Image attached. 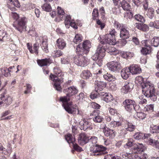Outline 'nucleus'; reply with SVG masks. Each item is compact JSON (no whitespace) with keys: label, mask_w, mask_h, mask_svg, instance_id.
I'll list each match as a JSON object with an SVG mask.
<instances>
[{"label":"nucleus","mask_w":159,"mask_h":159,"mask_svg":"<svg viewBox=\"0 0 159 159\" xmlns=\"http://www.w3.org/2000/svg\"><path fill=\"white\" fill-rule=\"evenodd\" d=\"M156 140L150 138H148L147 137L146 139L145 140V141H147V143L148 145L152 146V147L153 146Z\"/></svg>","instance_id":"603ef678"},{"label":"nucleus","mask_w":159,"mask_h":159,"mask_svg":"<svg viewBox=\"0 0 159 159\" xmlns=\"http://www.w3.org/2000/svg\"><path fill=\"white\" fill-rule=\"evenodd\" d=\"M107 65L109 70L115 73L119 72L121 68L120 63L116 61H111Z\"/></svg>","instance_id":"0eeeda50"},{"label":"nucleus","mask_w":159,"mask_h":159,"mask_svg":"<svg viewBox=\"0 0 159 159\" xmlns=\"http://www.w3.org/2000/svg\"><path fill=\"white\" fill-rule=\"evenodd\" d=\"M63 92L68 97H71L76 94L78 92V90L74 86H71L64 89Z\"/></svg>","instance_id":"4468645a"},{"label":"nucleus","mask_w":159,"mask_h":159,"mask_svg":"<svg viewBox=\"0 0 159 159\" xmlns=\"http://www.w3.org/2000/svg\"><path fill=\"white\" fill-rule=\"evenodd\" d=\"M142 4L144 10L147 11L148 10V0H144Z\"/></svg>","instance_id":"bf43d9fd"},{"label":"nucleus","mask_w":159,"mask_h":159,"mask_svg":"<svg viewBox=\"0 0 159 159\" xmlns=\"http://www.w3.org/2000/svg\"><path fill=\"white\" fill-rule=\"evenodd\" d=\"M114 26L118 29H120V30L122 29V28L125 27L122 24H120L118 22H116L114 24Z\"/></svg>","instance_id":"13d9d810"},{"label":"nucleus","mask_w":159,"mask_h":159,"mask_svg":"<svg viewBox=\"0 0 159 159\" xmlns=\"http://www.w3.org/2000/svg\"><path fill=\"white\" fill-rule=\"evenodd\" d=\"M102 44H109L110 45H114L116 43V40L115 39L112 38L110 35H106L104 39L100 42Z\"/></svg>","instance_id":"ddd939ff"},{"label":"nucleus","mask_w":159,"mask_h":159,"mask_svg":"<svg viewBox=\"0 0 159 159\" xmlns=\"http://www.w3.org/2000/svg\"><path fill=\"white\" fill-rule=\"evenodd\" d=\"M106 51V48L103 47L102 44H99L97 48L96 52L92 57V59L96 60L97 56L103 57L105 55Z\"/></svg>","instance_id":"6e6552de"},{"label":"nucleus","mask_w":159,"mask_h":159,"mask_svg":"<svg viewBox=\"0 0 159 159\" xmlns=\"http://www.w3.org/2000/svg\"><path fill=\"white\" fill-rule=\"evenodd\" d=\"M73 146L74 149L78 152H81L83 151V149L80 146H79L77 144L73 143Z\"/></svg>","instance_id":"e2e57ef3"},{"label":"nucleus","mask_w":159,"mask_h":159,"mask_svg":"<svg viewBox=\"0 0 159 159\" xmlns=\"http://www.w3.org/2000/svg\"><path fill=\"white\" fill-rule=\"evenodd\" d=\"M130 73L129 69V67L124 68L121 70V76L123 79L126 80L128 78Z\"/></svg>","instance_id":"393cba45"},{"label":"nucleus","mask_w":159,"mask_h":159,"mask_svg":"<svg viewBox=\"0 0 159 159\" xmlns=\"http://www.w3.org/2000/svg\"><path fill=\"white\" fill-rule=\"evenodd\" d=\"M149 25L150 27L159 29V20H156L154 22H150Z\"/></svg>","instance_id":"5fc2aeb1"},{"label":"nucleus","mask_w":159,"mask_h":159,"mask_svg":"<svg viewBox=\"0 0 159 159\" xmlns=\"http://www.w3.org/2000/svg\"><path fill=\"white\" fill-rule=\"evenodd\" d=\"M105 159H120L119 157L112 154H109L105 156Z\"/></svg>","instance_id":"680f3d73"},{"label":"nucleus","mask_w":159,"mask_h":159,"mask_svg":"<svg viewBox=\"0 0 159 159\" xmlns=\"http://www.w3.org/2000/svg\"><path fill=\"white\" fill-rule=\"evenodd\" d=\"M103 57L97 56L96 60L93 59L95 61L96 64L99 66H101L102 65V58Z\"/></svg>","instance_id":"3c124183"},{"label":"nucleus","mask_w":159,"mask_h":159,"mask_svg":"<svg viewBox=\"0 0 159 159\" xmlns=\"http://www.w3.org/2000/svg\"><path fill=\"white\" fill-rule=\"evenodd\" d=\"M151 128L152 129V132L153 133H159V125H152L151 126Z\"/></svg>","instance_id":"864d4df0"},{"label":"nucleus","mask_w":159,"mask_h":159,"mask_svg":"<svg viewBox=\"0 0 159 159\" xmlns=\"http://www.w3.org/2000/svg\"><path fill=\"white\" fill-rule=\"evenodd\" d=\"M42 9L47 11H50L51 10V7L50 4L48 3H45L42 6Z\"/></svg>","instance_id":"a18cd8bd"},{"label":"nucleus","mask_w":159,"mask_h":159,"mask_svg":"<svg viewBox=\"0 0 159 159\" xmlns=\"http://www.w3.org/2000/svg\"><path fill=\"white\" fill-rule=\"evenodd\" d=\"M130 71L132 75H135L141 72V69L137 65H132L129 67Z\"/></svg>","instance_id":"4be33fe9"},{"label":"nucleus","mask_w":159,"mask_h":159,"mask_svg":"<svg viewBox=\"0 0 159 159\" xmlns=\"http://www.w3.org/2000/svg\"><path fill=\"white\" fill-rule=\"evenodd\" d=\"M137 117L139 118L140 119H144L146 116V115L143 112H137Z\"/></svg>","instance_id":"69168bd1"},{"label":"nucleus","mask_w":159,"mask_h":159,"mask_svg":"<svg viewBox=\"0 0 159 159\" xmlns=\"http://www.w3.org/2000/svg\"><path fill=\"white\" fill-rule=\"evenodd\" d=\"M56 42V45L60 49H63L66 46V42L63 39L59 38L57 40Z\"/></svg>","instance_id":"c85d7f7f"},{"label":"nucleus","mask_w":159,"mask_h":159,"mask_svg":"<svg viewBox=\"0 0 159 159\" xmlns=\"http://www.w3.org/2000/svg\"><path fill=\"white\" fill-rule=\"evenodd\" d=\"M57 9L58 14L59 15L63 16L65 14L64 11L61 7H58Z\"/></svg>","instance_id":"774afa93"},{"label":"nucleus","mask_w":159,"mask_h":159,"mask_svg":"<svg viewBox=\"0 0 159 159\" xmlns=\"http://www.w3.org/2000/svg\"><path fill=\"white\" fill-rule=\"evenodd\" d=\"M106 85L105 83L101 81L96 82L95 90L96 92L102 91Z\"/></svg>","instance_id":"5701e85b"},{"label":"nucleus","mask_w":159,"mask_h":159,"mask_svg":"<svg viewBox=\"0 0 159 159\" xmlns=\"http://www.w3.org/2000/svg\"><path fill=\"white\" fill-rule=\"evenodd\" d=\"M84 54H77L74 57L73 62L78 66L84 67L89 63V60L86 57L83 56Z\"/></svg>","instance_id":"7ed1b4c3"},{"label":"nucleus","mask_w":159,"mask_h":159,"mask_svg":"<svg viewBox=\"0 0 159 159\" xmlns=\"http://www.w3.org/2000/svg\"><path fill=\"white\" fill-rule=\"evenodd\" d=\"M91 47L90 42L88 40L84 41L82 44H79L77 47L76 51L77 54H87Z\"/></svg>","instance_id":"20e7f679"},{"label":"nucleus","mask_w":159,"mask_h":159,"mask_svg":"<svg viewBox=\"0 0 159 159\" xmlns=\"http://www.w3.org/2000/svg\"><path fill=\"white\" fill-rule=\"evenodd\" d=\"M37 61L38 65L40 66H48L51 63L50 60L48 59L39 60Z\"/></svg>","instance_id":"a878e982"},{"label":"nucleus","mask_w":159,"mask_h":159,"mask_svg":"<svg viewBox=\"0 0 159 159\" xmlns=\"http://www.w3.org/2000/svg\"><path fill=\"white\" fill-rule=\"evenodd\" d=\"M152 43L151 40H143L142 41L143 45L151 49H152Z\"/></svg>","instance_id":"a19ab883"},{"label":"nucleus","mask_w":159,"mask_h":159,"mask_svg":"<svg viewBox=\"0 0 159 159\" xmlns=\"http://www.w3.org/2000/svg\"><path fill=\"white\" fill-rule=\"evenodd\" d=\"M103 132L105 135L110 138L113 139L115 136V131L106 127L104 128Z\"/></svg>","instance_id":"aec40b11"},{"label":"nucleus","mask_w":159,"mask_h":159,"mask_svg":"<svg viewBox=\"0 0 159 159\" xmlns=\"http://www.w3.org/2000/svg\"><path fill=\"white\" fill-rule=\"evenodd\" d=\"M81 77L84 79H88L92 76V74L88 70H83L81 74Z\"/></svg>","instance_id":"2f4dec72"},{"label":"nucleus","mask_w":159,"mask_h":159,"mask_svg":"<svg viewBox=\"0 0 159 159\" xmlns=\"http://www.w3.org/2000/svg\"><path fill=\"white\" fill-rule=\"evenodd\" d=\"M79 124L81 125V129H82L84 130H86L87 129L91 130L93 129V127L91 126V123L87 119H83L80 121Z\"/></svg>","instance_id":"2eb2a0df"},{"label":"nucleus","mask_w":159,"mask_h":159,"mask_svg":"<svg viewBox=\"0 0 159 159\" xmlns=\"http://www.w3.org/2000/svg\"><path fill=\"white\" fill-rule=\"evenodd\" d=\"M70 97L67 95L60 97V100L62 102V106L64 108L65 107V106H66V104H69L68 102L70 100Z\"/></svg>","instance_id":"c756f323"},{"label":"nucleus","mask_w":159,"mask_h":159,"mask_svg":"<svg viewBox=\"0 0 159 159\" xmlns=\"http://www.w3.org/2000/svg\"><path fill=\"white\" fill-rule=\"evenodd\" d=\"M143 145L142 143H137L134 145V149L135 150H136L137 151L143 152Z\"/></svg>","instance_id":"f704fd0d"},{"label":"nucleus","mask_w":159,"mask_h":159,"mask_svg":"<svg viewBox=\"0 0 159 159\" xmlns=\"http://www.w3.org/2000/svg\"><path fill=\"white\" fill-rule=\"evenodd\" d=\"M47 42V40L46 39H43L41 44V46L42 50L46 53H48V44Z\"/></svg>","instance_id":"473e14b6"},{"label":"nucleus","mask_w":159,"mask_h":159,"mask_svg":"<svg viewBox=\"0 0 159 159\" xmlns=\"http://www.w3.org/2000/svg\"><path fill=\"white\" fill-rule=\"evenodd\" d=\"M72 20H71V17L70 15H67L66 16L65 20V24L67 28L69 27V24Z\"/></svg>","instance_id":"09e8293b"},{"label":"nucleus","mask_w":159,"mask_h":159,"mask_svg":"<svg viewBox=\"0 0 159 159\" xmlns=\"http://www.w3.org/2000/svg\"><path fill=\"white\" fill-rule=\"evenodd\" d=\"M111 11L112 13L116 15L119 14L121 13V9L120 5L114 6L112 8Z\"/></svg>","instance_id":"4c0bfd02"},{"label":"nucleus","mask_w":159,"mask_h":159,"mask_svg":"<svg viewBox=\"0 0 159 159\" xmlns=\"http://www.w3.org/2000/svg\"><path fill=\"white\" fill-rule=\"evenodd\" d=\"M147 15L151 19L153 18L154 16V11L153 8H149L148 10Z\"/></svg>","instance_id":"c03bdc74"},{"label":"nucleus","mask_w":159,"mask_h":159,"mask_svg":"<svg viewBox=\"0 0 159 159\" xmlns=\"http://www.w3.org/2000/svg\"><path fill=\"white\" fill-rule=\"evenodd\" d=\"M120 37L122 39H127L129 37L130 35L129 31L126 29L125 27L122 28L120 30Z\"/></svg>","instance_id":"b1692460"},{"label":"nucleus","mask_w":159,"mask_h":159,"mask_svg":"<svg viewBox=\"0 0 159 159\" xmlns=\"http://www.w3.org/2000/svg\"><path fill=\"white\" fill-rule=\"evenodd\" d=\"M0 151H1L2 153H3L5 155H7L8 154H10L12 152V151H11L10 149H6L4 147H3V149Z\"/></svg>","instance_id":"052dcab7"},{"label":"nucleus","mask_w":159,"mask_h":159,"mask_svg":"<svg viewBox=\"0 0 159 159\" xmlns=\"http://www.w3.org/2000/svg\"><path fill=\"white\" fill-rule=\"evenodd\" d=\"M151 52V49L150 48H143L141 50V52L143 54L146 55L150 54Z\"/></svg>","instance_id":"8fccbe9b"},{"label":"nucleus","mask_w":159,"mask_h":159,"mask_svg":"<svg viewBox=\"0 0 159 159\" xmlns=\"http://www.w3.org/2000/svg\"><path fill=\"white\" fill-rule=\"evenodd\" d=\"M54 57H59L60 56H62L63 54V53L60 50H57L55 51H54Z\"/></svg>","instance_id":"0e129e2a"},{"label":"nucleus","mask_w":159,"mask_h":159,"mask_svg":"<svg viewBox=\"0 0 159 159\" xmlns=\"http://www.w3.org/2000/svg\"><path fill=\"white\" fill-rule=\"evenodd\" d=\"M123 125L122 121L120 122V121H112L110 123V126L111 127L115 128L121 126Z\"/></svg>","instance_id":"79ce46f5"},{"label":"nucleus","mask_w":159,"mask_h":159,"mask_svg":"<svg viewBox=\"0 0 159 159\" xmlns=\"http://www.w3.org/2000/svg\"><path fill=\"white\" fill-rule=\"evenodd\" d=\"M106 51L111 55H115L118 53V51L117 49L114 47L111 46L107 47Z\"/></svg>","instance_id":"72a5a7b5"},{"label":"nucleus","mask_w":159,"mask_h":159,"mask_svg":"<svg viewBox=\"0 0 159 159\" xmlns=\"http://www.w3.org/2000/svg\"><path fill=\"white\" fill-rule=\"evenodd\" d=\"M144 96L142 95L139 96L138 99V101L139 105H143L147 103V101L146 99L144 98Z\"/></svg>","instance_id":"ea45409f"},{"label":"nucleus","mask_w":159,"mask_h":159,"mask_svg":"<svg viewBox=\"0 0 159 159\" xmlns=\"http://www.w3.org/2000/svg\"><path fill=\"white\" fill-rule=\"evenodd\" d=\"M133 87V85L131 83L126 82L121 89V91L124 93H128L131 91Z\"/></svg>","instance_id":"6ab92c4d"},{"label":"nucleus","mask_w":159,"mask_h":159,"mask_svg":"<svg viewBox=\"0 0 159 159\" xmlns=\"http://www.w3.org/2000/svg\"><path fill=\"white\" fill-rule=\"evenodd\" d=\"M99 16L98 10L96 8H94L92 13L93 19L94 20L97 19Z\"/></svg>","instance_id":"6e6d98bb"},{"label":"nucleus","mask_w":159,"mask_h":159,"mask_svg":"<svg viewBox=\"0 0 159 159\" xmlns=\"http://www.w3.org/2000/svg\"><path fill=\"white\" fill-rule=\"evenodd\" d=\"M10 40V35L3 30H0V41H9Z\"/></svg>","instance_id":"412c9836"},{"label":"nucleus","mask_w":159,"mask_h":159,"mask_svg":"<svg viewBox=\"0 0 159 159\" xmlns=\"http://www.w3.org/2000/svg\"><path fill=\"white\" fill-rule=\"evenodd\" d=\"M102 99L106 102H108L112 100L113 97L110 94L107 93V94H106V96L102 98Z\"/></svg>","instance_id":"37998d69"},{"label":"nucleus","mask_w":159,"mask_h":159,"mask_svg":"<svg viewBox=\"0 0 159 159\" xmlns=\"http://www.w3.org/2000/svg\"><path fill=\"white\" fill-rule=\"evenodd\" d=\"M27 22V19L25 17H23L19 19L17 21V25H13V26L16 29L21 33L24 29L26 27Z\"/></svg>","instance_id":"39448f33"},{"label":"nucleus","mask_w":159,"mask_h":159,"mask_svg":"<svg viewBox=\"0 0 159 159\" xmlns=\"http://www.w3.org/2000/svg\"><path fill=\"white\" fill-rule=\"evenodd\" d=\"M121 7L124 10L128 11H130L131 6L129 3L123 0L121 2Z\"/></svg>","instance_id":"7c9ffc66"},{"label":"nucleus","mask_w":159,"mask_h":159,"mask_svg":"<svg viewBox=\"0 0 159 159\" xmlns=\"http://www.w3.org/2000/svg\"><path fill=\"white\" fill-rule=\"evenodd\" d=\"M154 106L153 104L147 105L144 108V110L145 111L151 112L153 111Z\"/></svg>","instance_id":"49530a36"},{"label":"nucleus","mask_w":159,"mask_h":159,"mask_svg":"<svg viewBox=\"0 0 159 159\" xmlns=\"http://www.w3.org/2000/svg\"><path fill=\"white\" fill-rule=\"evenodd\" d=\"M147 84V88H144V94L145 96L148 98H150L151 100L155 101L156 100L157 97L154 94V88L153 85L152 86H149Z\"/></svg>","instance_id":"423d86ee"},{"label":"nucleus","mask_w":159,"mask_h":159,"mask_svg":"<svg viewBox=\"0 0 159 159\" xmlns=\"http://www.w3.org/2000/svg\"><path fill=\"white\" fill-rule=\"evenodd\" d=\"M98 138L95 136H93L89 138L88 143L93 144L89 148L91 155L100 156L105 154L107 152L106 147L101 145L96 144Z\"/></svg>","instance_id":"f257e3e1"},{"label":"nucleus","mask_w":159,"mask_h":159,"mask_svg":"<svg viewBox=\"0 0 159 159\" xmlns=\"http://www.w3.org/2000/svg\"><path fill=\"white\" fill-rule=\"evenodd\" d=\"M135 82L136 84L141 85L143 92H144V91H143L144 89V88H147V84H148L149 86H152V85H153L149 82H143V79L142 77L141 76H139L136 77L135 79Z\"/></svg>","instance_id":"dca6fc26"},{"label":"nucleus","mask_w":159,"mask_h":159,"mask_svg":"<svg viewBox=\"0 0 159 159\" xmlns=\"http://www.w3.org/2000/svg\"><path fill=\"white\" fill-rule=\"evenodd\" d=\"M64 108L69 114H75L77 111H78V113L79 112L77 105H72V102H69V104H66Z\"/></svg>","instance_id":"9b49d317"},{"label":"nucleus","mask_w":159,"mask_h":159,"mask_svg":"<svg viewBox=\"0 0 159 159\" xmlns=\"http://www.w3.org/2000/svg\"><path fill=\"white\" fill-rule=\"evenodd\" d=\"M98 111H99L97 110L96 111H94L93 113L94 116L93 118V120L94 122L96 123H101L103 120V118L100 116L99 114H98L97 115H96L95 114L96 112H97Z\"/></svg>","instance_id":"cd10ccee"},{"label":"nucleus","mask_w":159,"mask_h":159,"mask_svg":"<svg viewBox=\"0 0 159 159\" xmlns=\"http://www.w3.org/2000/svg\"><path fill=\"white\" fill-rule=\"evenodd\" d=\"M152 46L155 47H157L159 44V38L157 37H154L151 40Z\"/></svg>","instance_id":"e433bc0d"},{"label":"nucleus","mask_w":159,"mask_h":159,"mask_svg":"<svg viewBox=\"0 0 159 159\" xmlns=\"http://www.w3.org/2000/svg\"><path fill=\"white\" fill-rule=\"evenodd\" d=\"M26 7L29 10H34L36 8V5L34 4L31 3H29L27 4Z\"/></svg>","instance_id":"338daca9"},{"label":"nucleus","mask_w":159,"mask_h":159,"mask_svg":"<svg viewBox=\"0 0 159 159\" xmlns=\"http://www.w3.org/2000/svg\"><path fill=\"white\" fill-rule=\"evenodd\" d=\"M89 137L84 133H81L79 135L78 141L80 144L83 145L89 142Z\"/></svg>","instance_id":"a211bd4d"},{"label":"nucleus","mask_w":159,"mask_h":159,"mask_svg":"<svg viewBox=\"0 0 159 159\" xmlns=\"http://www.w3.org/2000/svg\"><path fill=\"white\" fill-rule=\"evenodd\" d=\"M39 48V44L38 43H36L33 45V49L34 50V53L37 55L38 54V49Z\"/></svg>","instance_id":"4d7b16f0"},{"label":"nucleus","mask_w":159,"mask_h":159,"mask_svg":"<svg viewBox=\"0 0 159 159\" xmlns=\"http://www.w3.org/2000/svg\"><path fill=\"white\" fill-rule=\"evenodd\" d=\"M65 138L66 140L69 143H72V144L74 143L75 139V138L70 134H68L65 136Z\"/></svg>","instance_id":"c9c22d12"},{"label":"nucleus","mask_w":159,"mask_h":159,"mask_svg":"<svg viewBox=\"0 0 159 159\" xmlns=\"http://www.w3.org/2000/svg\"><path fill=\"white\" fill-rule=\"evenodd\" d=\"M53 70L54 73L57 75L51 74L50 79L54 82V86L55 89L58 91H61L62 89L60 85L61 80L58 77L61 76L62 73L61 69L57 67H54Z\"/></svg>","instance_id":"f03ea898"},{"label":"nucleus","mask_w":159,"mask_h":159,"mask_svg":"<svg viewBox=\"0 0 159 159\" xmlns=\"http://www.w3.org/2000/svg\"><path fill=\"white\" fill-rule=\"evenodd\" d=\"M106 73V72L104 69H101L98 70V71H97L95 74L98 75L102 74L103 75V77L105 80L109 81L115 80L116 78L114 76L110 74Z\"/></svg>","instance_id":"9d476101"},{"label":"nucleus","mask_w":159,"mask_h":159,"mask_svg":"<svg viewBox=\"0 0 159 159\" xmlns=\"http://www.w3.org/2000/svg\"><path fill=\"white\" fill-rule=\"evenodd\" d=\"M82 40V37L80 34H77L75 35L73 39V42L76 44L79 43Z\"/></svg>","instance_id":"58836bf2"},{"label":"nucleus","mask_w":159,"mask_h":159,"mask_svg":"<svg viewBox=\"0 0 159 159\" xmlns=\"http://www.w3.org/2000/svg\"><path fill=\"white\" fill-rule=\"evenodd\" d=\"M5 94L6 93L4 92L3 94L0 95V99L2 100V101H0V105L2 104H4L8 106L12 102V100L11 98L7 95L5 96Z\"/></svg>","instance_id":"f8f14e48"},{"label":"nucleus","mask_w":159,"mask_h":159,"mask_svg":"<svg viewBox=\"0 0 159 159\" xmlns=\"http://www.w3.org/2000/svg\"><path fill=\"white\" fill-rule=\"evenodd\" d=\"M135 101L132 100L126 99L122 103V106L125 109L128 111L131 112L133 109Z\"/></svg>","instance_id":"1a4fd4ad"},{"label":"nucleus","mask_w":159,"mask_h":159,"mask_svg":"<svg viewBox=\"0 0 159 159\" xmlns=\"http://www.w3.org/2000/svg\"><path fill=\"white\" fill-rule=\"evenodd\" d=\"M122 124L124 128L127 131L132 132L134 131L136 129L134 125L126 120H123Z\"/></svg>","instance_id":"f3484780"},{"label":"nucleus","mask_w":159,"mask_h":159,"mask_svg":"<svg viewBox=\"0 0 159 159\" xmlns=\"http://www.w3.org/2000/svg\"><path fill=\"white\" fill-rule=\"evenodd\" d=\"M135 19L138 21L142 23L145 22V20L143 17L140 14H136L134 16Z\"/></svg>","instance_id":"de8ad7c7"},{"label":"nucleus","mask_w":159,"mask_h":159,"mask_svg":"<svg viewBox=\"0 0 159 159\" xmlns=\"http://www.w3.org/2000/svg\"><path fill=\"white\" fill-rule=\"evenodd\" d=\"M148 135V134H145L143 133L139 132H137L134 135V138L137 140L144 139L145 140Z\"/></svg>","instance_id":"bb28decb"}]
</instances>
